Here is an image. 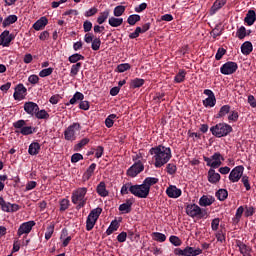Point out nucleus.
Wrapping results in <instances>:
<instances>
[{
  "instance_id": "4",
  "label": "nucleus",
  "mask_w": 256,
  "mask_h": 256,
  "mask_svg": "<svg viewBox=\"0 0 256 256\" xmlns=\"http://www.w3.org/2000/svg\"><path fill=\"white\" fill-rule=\"evenodd\" d=\"M186 214L188 217H192V219H203L204 217H207V210L201 209L199 205L197 204H188L186 206Z\"/></svg>"
},
{
  "instance_id": "21",
  "label": "nucleus",
  "mask_w": 256,
  "mask_h": 256,
  "mask_svg": "<svg viewBox=\"0 0 256 256\" xmlns=\"http://www.w3.org/2000/svg\"><path fill=\"white\" fill-rule=\"evenodd\" d=\"M253 51V44L250 41H246L241 45V52L243 55H251Z\"/></svg>"
},
{
  "instance_id": "9",
  "label": "nucleus",
  "mask_w": 256,
  "mask_h": 256,
  "mask_svg": "<svg viewBox=\"0 0 256 256\" xmlns=\"http://www.w3.org/2000/svg\"><path fill=\"white\" fill-rule=\"evenodd\" d=\"M143 169H145V166L141 160H138L127 170V175L128 177H137Z\"/></svg>"
},
{
  "instance_id": "53",
  "label": "nucleus",
  "mask_w": 256,
  "mask_h": 256,
  "mask_svg": "<svg viewBox=\"0 0 256 256\" xmlns=\"http://www.w3.org/2000/svg\"><path fill=\"white\" fill-rule=\"evenodd\" d=\"M166 171L168 175H175V173H177V166L173 163H169L166 166Z\"/></svg>"
},
{
  "instance_id": "19",
  "label": "nucleus",
  "mask_w": 256,
  "mask_h": 256,
  "mask_svg": "<svg viewBox=\"0 0 256 256\" xmlns=\"http://www.w3.org/2000/svg\"><path fill=\"white\" fill-rule=\"evenodd\" d=\"M47 23H49V20L47 17L43 16L33 24V29H35V31H41V29L47 27Z\"/></svg>"
},
{
  "instance_id": "40",
  "label": "nucleus",
  "mask_w": 256,
  "mask_h": 256,
  "mask_svg": "<svg viewBox=\"0 0 256 256\" xmlns=\"http://www.w3.org/2000/svg\"><path fill=\"white\" fill-rule=\"evenodd\" d=\"M216 197L219 201H225V199H227V197H229V192H227L226 189H219L216 192Z\"/></svg>"
},
{
  "instance_id": "2",
  "label": "nucleus",
  "mask_w": 256,
  "mask_h": 256,
  "mask_svg": "<svg viewBox=\"0 0 256 256\" xmlns=\"http://www.w3.org/2000/svg\"><path fill=\"white\" fill-rule=\"evenodd\" d=\"M85 195H87V188H78L72 193V203L76 206V209L79 211V209H82V207H85V204L87 203V199L85 198Z\"/></svg>"
},
{
  "instance_id": "16",
  "label": "nucleus",
  "mask_w": 256,
  "mask_h": 256,
  "mask_svg": "<svg viewBox=\"0 0 256 256\" xmlns=\"http://www.w3.org/2000/svg\"><path fill=\"white\" fill-rule=\"evenodd\" d=\"M221 161H225V158H223L221 153L215 152L212 155V162H213L212 169H219V167H221V165H222Z\"/></svg>"
},
{
  "instance_id": "52",
  "label": "nucleus",
  "mask_w": 256,
  "mask_h": 256,
  "mask_svg": "<svg viewBox=\"0 0 256 256\" xmlns=\"http://www.w3.org/2000/svg\"><path fill=\"white\" fill-rule=\"evenodd\" d=\"M91 47L93 51H99L101 49V38H94Z\"/></svg>"
},
{
  "instance_id": "58",
  "label": "nucleus",
  "mask_w": 256,
  "mask_h": 256,
  "mask_svg": "<svg viewBox=\"0 0 256 256\" xmlns=\"http://www.w3.org/2000/svg\"><path fill=\"white\" fill-rule=\"evenodd\" d=\"M239 120V112L232 111L230 115L228 116V121H232L233 123H237Z\"/></svg>"
},
{
  "instance_id": "39",
  "label": "nucleus",
  "mask_w": 256,
  "mask_h": 256,
  "mask_svg": "<svg viewBox=\"0 0 256 256\" xmlns=\"http://www.w3.org/2000/svg\"><path fill=\"white\" fill-rule=\"evenodd\" d=\"M152 237H154V241H158V243H165V241H167V236L161 232H153Z\"/></svg>"
},
{
  "instance_id": "41",
  "label": "nucleus",
  "mask_w": 256,
  "mask_h": 256,
  "mask_svg": "<svg viewBox=\"0 0 256 256\" xmlns=\"http://www.w3.org/2000/svg\"><path fill=\"white\" fill-rule=\"evenodd\" d=\"M101 213H103V209L98 207V208L93 209L89 213L88 217L97 221V219H99V216L101 215Z\"/></svg>"
},
{
  "instance_id": "25",
  "label": "nucleus",
  "mask_w": 256,
  "mask_h": 256,
  "mask_svg": "<svg viewBox=\"0 0 256 256\" xmlns=\"http://www.w3.org/2000/svg\"><path fill=\"white\" fill-rule=\"evenodd\" d=\"M111 13V10L106 9L104 12H101L100 15L97 18V24L103 25L109 19V15Z\"/></svg>"
},
{
  "instance_id": "57",
  "label": "nucleus",
  "mask_w": 256,
  "mask_h": 256,
  "mask_svg": "<svg viewBox=\"0 0 256 256\" xmlns=\"http://www.w3.org/2000/svg\"><path fill=\"white\" fill-rule=\"evenodd\" d=\"M170 243L174 245L175 247H181V239L177 236H170L169 238Z\"/></svg>"
},
{
  "instance_id": "61",
  "label": "nucleus",
  "mask_w": 256,
  "mask_h": 256,
  "mask_svg": "<svg viewBox=\"0 0 256 256\" xmlns=\"http://www.w3.org/2000/svg\"><path fill=\"white\" fill-rule=\"evenodd\" d=\"M69 209V199H62L60 201V211H67Z\"/></svg>"
},
{
  "instance_id": "18",
  "label": "nucleus",
  "mask_w": 256,
  "mask_h": 256,
  "mask_svg": "<svg viewBox=\"0 0 256 256\" xmlns=\"http://www.w3.org/2000/svg\"><path fill=\"white\" fill-rule=\"evenodd\" d=\"M213 203H215V198L213 196L203 195L199 199L200 207H209V206L213 205Z\"/></svg>"
},
{
  "instance_id": "43",
  "label": "nucleus",
  "mask_w": 256,
  "mask_h": 256,
  "mask_svg": "<svg viewBox=\"0 0 256 256\" xmlns=\"http://www.w3.org/2000/svg\"><path fill=\"white\" fill-rule=\"evenodd\" d=\"M231 111L230 105H224L220 108V111L217 115V119H221V117H225Z\"/></svg>"
},
{
  "instance_id": "46",
  "label": "nucleus",
  "mask_w": 256,
  "mask_h": 256,
  "mask_svg": "<svg viewBox=\"0 0 256 256\" xmlns=\"http://www.w3.org/2000/svg\"><path fill=\"white\" fill-rule=\"evenodd\" d=\"M139 21H141V16H139V14H132L127 19L129 25H135Z\"/></svg>"
},
{
  "instance_id": "42",
  "label": "nucleus",
  "mask_w": 256,
  "mask_h": 256,
  "mask_svg": "<svg viewBox=\"0 0 256 256\" xmlns=\"http://www.w3.org/2000/svg\"><path fill=\"white\" fill-rule=\"evenodd\" d=\"M216 103H217V98H215V96L208 97L205 100H203L204 107H215Z\"/></svg>"
},
{
  "instance_id": "55",
  "label": "nucleus",
  "mask_w": 256,
  "mask_h": 256,
  "mask_svg": "<svg viewBox=\"0 0 256 256\" xmlns=\"http://www.w3.org/2000/svg\"><path fill=\"white\" fill-rule=\"evenodd\" d=\"M55 231V226L54 225H50L47 227L46 233H45V239L46 241H49V239H51V237H53V233Z\"/></svg>"
},
{
  "instance_id": "12",
  "label": "nucleus",
  "mask_w": 256,
  "mask_h": 256,
  "mask_svg": "<svg viewBox=\"0 0 256 256\" xmlns=\"http://www.w3.org/2000/svg\"><path fill=\"white\" fill-rule=\"evenodd\" d=\"M33 227H35V221H28L22 223L17 231L18 237H21V235H28V233H31Z\"/></svg>"
},
{
  "instance_id": "13",
  "label": "nucleus",
  "mask_w": 256,
  "mask_h": 256,
  "mask_svg": "<svg viewBox=\"0 0 256 256\" xmlns=\"http://www.w3.org/2000/svg\"><path fill=\"white\" fill-rule=\"evenodd\" d=\"M13 41V35L9 33V30H5L0 35V45L2 47H9Z\"/></svg>"
},
{
  "instance_id": "29",
  "label": "nucleus",
  "mask_w": 256,
  "mask_h": 256,
  "mask_svg": "<svg viewBox=\"0 0 256 256\" xmlns=\"http://www.w3.org/2000/svg\"><path fill=\"white\" fill-rule=\"evenodd\" d=\"M97 193L100 195V197H107L109 195V192L107 191V188L105 186V182H100L97 186Z\"/></svg>"
},
{
  "instance_id": "56",
  "label": "nucleus",
  "mask_w": 256,
  "mask_h": 256,
  "mask_svg": "<svg viewBox=\"0 0 256 256\" xmlns=\"http://www.w3.org/2000/svg\"><path fill=\"white\" fill-rule=\"evenodd\" d=\"M129 69H131V65L129 63H124L117 66L118 73H125V71H129Z\"/></svg>"
},
{
  "instance_id": "34",
  "label": "nucleus",
  "mask_w": 256,
  "mask_h": 256,
  "mask_svg": "<svg viewBox=\"0 0 256 256\" xmlns=\"http://www.w3.org/2000/svg\"><path fill=\"white\" fill-rule=\"evenodd\" d=\"M6 207L4 209L5 213H16V211H19V209H21V206H19L18 204H11L10 202H8V204H6Z\"/></svg>"
},
{
  "instance_id": "7",
  "label": "nucleus",
  "mask_w": 256,
  "mask_h": 256,
  "mask_svg": "<svg viewBox=\"0 0 256 256\" xmlns=\"http://www.w3.org/2000/svg\"><path fill=\"white\" fill-rule=\"evenodd\" d=\"M81 131V124L73 123L64 131V139L66 141H75V134Z\"/></svg>"
},
{
  "instance_id": "3",
  "label": "nucleus",
  "mask_w": 256,
  "mask_h": 256,
  "mask_svg": "<svg viewBox=\"0 0 256 256\" xmlns=\"http://www.w3.org/2000/svg\"><path fill=\"white\" fill-rule=\"evenodd\" d=\"M210 131L214 137H227L233 131V127L226 123H219L211 127Z\"/></svg>"
},
{
  "instance_id": "11",
  "label": "nucleus",
  "mask_w": 256,
  "mask_h": 256,
  "mask_svg": "<svg viewBox=\"0 0 256 256\" xmlns=\"http://www.w3.org/2000/svg\"><path fill=\"white\" fill-rule=\"evenodd\" d=\"M13 97H14L15 101H23V99H25V97H27V88L25 87V85L18 84L15 87Z\"/></svg>"
},
{
  "instance_id": "62",
  "label": "nucleus",
  "mask_w": 256,
  "mask_h": 256,
  "mask_svg": "<svg viewBox=\"0 0 256 256\" xmlns=\"http://www.w3.org/2000/svg\"><path fill=\"white\" fill-rule=\"evenodd\" d=\"M20 133L22 135H32L33 133V127L31 126H24L21 130Z\"/></svg>"
},
{
  "instance_id": "28",
  "label": "nucleus",
  "mask_w": 256,
  "mask_h": 256,
  "mask_svg": "<svg viewBox=\"0 0 256 256\" xmlns=\"http://www.w3.org/2000/svg\"><path fill=\"white\" fill-rule=\"evenodd\" d=\"M83 99H85V95H83L81 92H76L70 99L69 103H66V105H75L77 101H83Z\"/></svg>"
},
{
  "instance_id": "59",
  "label": "nucleus",
  "mask_w": 256,
  "mask_h": 256,
  "mask_svg": "<svg viewBox=\"0 0 256 256\" xmlns=\"http://www.w3.org/2000/svg\"><path fill=\"white\" fill-rule=\"evenodd\" d=\"M53 73V68H45L39 72V77H49Z\"/></svg>"
},
{
  "instance_id": "44",
  "label": "nucleus",
  "mask_w": 256,
  "mask_h": 256,
  "mask_svg": "<svg viewBox=\"0 0 256 256\" xmlns=\"http://www.w3.org/2000/svg\"><path fill=\"white\" fill-rule=\"evenodd\" d=\"M115 119H117V115L116 114H110L106 118L105 125H106V127H108V129H111V127H113V125L115 123Z\"/></svg>"
},
{
  "instance_id": "32",
  "label": "nucleus",
  "mask_w": 256,
  "mask_h": 256,
  "mask_svg": "<svg viewBox=\"0 0 256 256\" xmlns=\"http://www.w3.org/2000/svg\"><path fill=\"white\" fill-rule=\"evenodd\" d=\"M143 85H145V80L141 78H135L131 80L130 83V87H132V89H139V87H143Z\"/></svg>"
},
{
  "instance_id": "37",
  "label": "nucleus",
  "mask_w": 256,
  "mask_h": 256,
  "mask_svg": "<svg viewBox=\"0 0 256 256\" xmlns=\"http://www.w3.org/2000/svg\"><path fill=\"white\" fill-rule=\"evenodd\" d=\"M117 229H119V222L117 220H113L108 229L106 230V234L112 235V233H115Z\"/></svg>"
},
{
  "instance_id": "50",
  "label": "nucleus",
  "mask_w": 256,
  "mask_h": 256,
  "mask_svg": "<svg viewBox=\"0 0 256 256\" xmlns=\"http://www.w3.org/2000/svg\"><path fill=\"white\" fill-rule=\"evenodd\" d=\"M95 223H97V220L88 216L86 220V231H91L95 227Z\"/></svg>"
},
{
  "instance_id": "27",
  "label": "nucleus",
  "mask_w": 256,
  "mask_h": 256,
  "mask_svg": "<svg viewBox=\"0 0 256 256\" xmlns=\"http://www.w3.org/2000/svg\"><path fill=\"white\" fill-rule=\"evenodd\" d=\"M17 15H9L2 22V27H9V25H13V23H17Z\"/></svg>"
},
{
  "instance_id": "30",
  "label": "nucleus",
  "mask_w": 256,
  "mask_h": 256,
  "mask_svg": "<svg viewBox=\"0 0 256 256\" xmlns=\"http://www.w3.org/2000/svg\"><path fill=\"white\" fill-rule=\"evenodd\" d=\"M110 27H121L123 25V18L110 17L108 20Z\"/></svg>"
},
{
  "instance_id": "24",
  "label": "nucleus",
  "mask_w": 256,
  "mask_h": 256,
  "mask_svg": "<svg viewBox=\"0 0 256 256\" xmlns=\"http://www.w3.org/2000/svg\"><path fill=\"white\" fill-rule=\"evenodd\" d=\"M225 3H227L226 0H216L211 7L210 15H215V13H217V10L221 9V7L225 5Z\"/></svg>"
},
{
  "instance_id": "54",
  "label": "nucleus",
  "mask_w": 256,
  "mask_h": 256,
  "mask_svg": "<svg viewBox=\"0 0 256 256\" xmlns=\"http://www.w3.org/2000/svg\"><path fill=\"white\" fill-rule=\"evenodd\" d=\"M125 13V6L119 5L114 8V17H121Z\"/></svg>"
},
{
  "instance_id": "8",
  "label": "nucleus",
  "mask_w": 256,
  "mask_h": 256,
  "mask_svg": "<svg viewBox=\"0 0 256 256\" xmlns=\"http://www.w3.org/2000/svg\"><path fill=\"white\" fill-rule=\"evenodd\" d=\"M237 69H239L237 63L229 61L221 66L220 73H222V75H233V73H236Z\"/></svg>"
},
{
  "instance_id": "36",
  "label": "nucleus",
  "mask_w": 256,
  "mask_h": 256,
  "mask_svg": "<svg viewBox=\"0 0 256 256\" xmlns=\"http://www.w3.org/2000/svg\"><path fill=\"white\" fill-rule=\"evenodd\" d=\"M97 168V164L92 163L86 170V172L84 173V178H86L87 180L91 179V177L93 176V173H95V169Z\"/></svg>"
},
{
  "instance_id": "15",
  "label": "nucleus",
  "mask_w": 256,
  "mask_h": 256,
  "mask_svg": "<svg viewBox=\"0 0 256 256\" xmlns=\"http://www.w3.org/2000/svg\"><path fill=\"white\" fill-rule=\"evenodd\" d=\"M181 189L177 188V186L174 185H170L167 189H166V195H168V197H170V199H178V197H181Z\"/></svg>"
},
{
  "instance_id": "48",
  "label": "nucleus",
  "mask_w": 256,
  "mask_h": 256,
  "mask_svg": "<svg viewBox=\"0 0 256 256\" xmlns=\"http://www.w3.org/2000/svg\"><path fill=\"white\" fill-rule=\"evenodd\" d=\"M131 187H133L131 182L124 184L120 190L121 195H129V192L131 193Z\"/></svg>"
},
{
  "instance_id": "17",
  "label": "nucleus",
  "mask_w": 256,
  "mask_h": 256,
  "mask_svg": "<svg viewBox=\"0 0 256 256\" xmlns=\"http://www.w3.org/2000/svg\"><path fill=\"white\" fill-rule=\"evenodd\" d=\"M208 181L213 185H215L216 183H219V181H221V174L215 172V169L211 168L208 171Z\"/></svg>"
},
{
  "instance_id": "47",
  "label": "nucleus",
  "mask_w": 256,
  "mask_h": 256,
  "mask_svg": "<svg viewBox=\"0 0 256 256\" xmlns=\"http://www.w3.org/2000/svg\"><path fill=\"white\" fill-rule=\"evenodd\" d=\"M34 115L36 119H49V113L45 109L36 111Z\"/></svg>"
},
{
  "instance_id": "51",
  "label": "nucleus",
  "mask_w": 256,
  "mask_h": 256,
  "mask_svg": "<svg viewBox=\"0 0 256 256\" xmlns=\"http://www.w3.org/2000/svg\"><path fill=\"white\" fill-rule=\"evenodd\" d=\"M185 71L184 70H180L179 73L175 76L174 81L176 83H183L185 81Z\"/></svg>"
},
{
  "instance_id": "45",
  "label": "nucleus",
  "mask_w": 256,
  "mask_h": 256,
  "mask_svg": "<svg viewBox=\"0 0 256 256\" xmlns=\"http://www.w3.org/2000/svg\"><path fill=\"white\" fill-rule=\"evenodd\" d=\"M89 141V138H83L74 146V151H81V149H83V147H85Z\"/></svg>"
},
{
  "instance_id": "22",
  "label": "nucleus",
  "mask_w": 256,
  "mask_h": 256,
  "mask_svg": "<svg viewBox=\"0 0 256 256\" xmlns=\"http://www.w3.org/2000/svg\"><path fill=\"white\" fill-rule=\"evenodd\" d=\"M39 151H41V145L39 144V142H33L29 145V155H39Z\"/></svg>"
},
{
  "instance_id": "6",
  "label": "nucleus",
  "mask_w": 256,
  "mask_h": 256,
  "mask_svg": "<svg viewBox=\"0 0 256 256\" xmlns=\"http://www.w3.org/2000/svg\"><path fill=\"white\" fill-rule=\"evenodd\" d=\"M203 253V250L201 248H194L187 246L183 250L181 248H175L174 249V255L179 256H197L201 255Z\"/></svg>"
},
{
  "instance_id": "60",
  "label": "nucleus",
  "mask_w": 256,
  "mask_h": 256,
  "mask_svg": "<svg viewBox=\"0 0 256 256\" xmlns=\"http://www.w3.org/2000/svg\"><path fill=\"white\" fill-rule=\"evenodd\" d=\"M225 53H227V50H225V48H219L217 50L215 59L216 61H221V59H223V55H225Z\"/></svg>"
},
{
  "instance_id": "49",
  "label": "nucleus",
  "mask_w": 256,
  "mask_h": 256,
  "mask_svg": "<svg viewBox=\"0 0 256 256\" xmlns=\"http://www.w3.org/2000/svg\"><path fill=\"white\" fill-rule=\"evenodd\" d=\"M236 37H238V39H240V40H242V39L247 37V29L245 28V26H241L237 30Z\"/></svg>"
},
{
  "instance_id": "20",
  "label": "nucleus",
  "mask_w": 256,
  "mask_h": 256,
  "mask_svg": "<svg viewBox=\"0 0 256 256\" xmlns=\"http://www.w3.org/2000/svg\"><path fill=\"white\" fill-rule=\"evenodd\" d=\"M131 207H133V200L127 199L125 203L119 206L121 213H131Z\"/></svg>"
},
{
  "instance_id": "26",
  "label": "nucleus",
  "mask_w": 256,
  "mask_h": 256,
  "mask_svg": "<svg viewBox=\"0 0 256 256\" xmlns=\"http://www.w3.org/2000/svg\"><path fill=\"white\" fill-rule=\"evenodd\" d=\"M244 21L249 26L253 25V23H255V21H256V14H255V12L253 10L248 11Z\"/></svg>"
},
{
  "instance_id": "10",
  "label": "nucleus",
  "mask_w": 256,
  "mask_h": 256,
  "mask_svg": "<svg viewBox=\"0 0 256 256\" xmlns=\"http://www.w3.org/2000/svg\"><path fill=\"white\" fill-rule=\"evenodd\" d=\"M243 171H245V167L243 166H236L235 168L232 169V171L229 174V180L232 183H237L239 182V179L243 177Z\"/></svg>"
},
{
  "instance_id": "14",
  "label": "nucleus",
  "mask_w": 256,
  "mask_h": 256,
  "mask_svg": "<svg viewBox=\"0 0 256 256\" xmlns=\"http://www.w3.org/2000/svg\"><path fill=\"white\" fill-rule=\"evenodd\" d=\"M38 110L39 105H37V103L31 101L24 103V111H26L28 115H31V117H34Z\"/></svg>"
},
{
  "instance_id": "63",
  "label": "nucleus",
  "mask_w": 256,
  "mask_h": 256,
  "mask_svg": "<svg viewBox=\"0 0 256 256\" xmlns=\"http://www.w3.org/2000/svg\"><path fill=\"white\" fill-rule=\"evenodd\" d=\"M141 35V27H136L135 31L129 34V39H137Z\"/></svg>"
},
{
  "instance_id": "5",
  "label": "nucleus",
  "mask_w": 256,
  "mask_h": 256,
  "mask_svg": "<svg viewBox=\"0 0 256 256\" xmlns=\"http://www.w3.org/2000/svg\"><path fill=\"white\" fill-rule=\"evenodd\" d=\"M131 194L134 195V197H138L139 199H147L149 197V188H146L145 184H136L132 185L130 187Z\"/></svg>"
},
{
  "instance_id": "23",
  "label": "nucleus",
  "mask_w": 256,
  "mask_h": 256,
  "mask_svg": "<svg viewBox=\"0 0 256 256\" xmlns=\"http://www.w3.org/2000/svg\"><path fill=\"white\" fill-rule=\"evenodd\" d=\"M157 183H159V178H155V177H147L145 178V180L143 181L142 184H144V186L146 188H148V191H151V185H157Z\"/></svg>"
},
{
  "instance_id": "64",
  "label": "nucleus",
  "mask_w": 256,
  "mask_h": 256,
  "mask_svg": "<svg viewBox=\"0 0 256 256\" xmlns=\"http://www.w3.org/2000/svg\"><path fill=\"white\" fill-rule=\"evenodd\" d=\"M83 156L80 153H75L71 157L72 163H79V161H82Z\"/></svg>"
},
{
  "instance_id": "33",
  "label": "nucleus",
  "mask_w": 256,
  "mask_h": 256,
  "mask_svg": "<svg viewBox=\"0 0 256 256\" xmlns=\"http://www.w3.org/2000/svg\"><path fill=\"white\" fill-rule=\"evenodd\" d=\"M245 211V208H243V206H240L237 210H236V214L235 217L232 219L234 225H237V223H239L241 221V217H243V212Z\"/></svg>"
},
{
  "instance_id": "1",
  "label": "nucleus",
  "mask_w": 256,
  "mask_h": 256,
  "mask_svg": "<svg viewBox=\"0 0 256 256\" xmlns=\"http://www.w3.org/2000/svg\"><path fill=\"white\" fill-rule=\"evenodd\" d=\"M150 155H154V166L159 169L163 165H167L171 160V148L159 145L149 150Z\"/></svg>"
},
{
  "instance_id": "35",
  "label": "nucleus",
  "mask_w": 256,
  "mask_h": 256,
  "mask_svg": "<svg viewBox=\"0 0 256 256\" xmlns=\"http://www.w3.org/2000/svg\"><path fill=\"white\" fill-rule=\"evenodd\" d=\"M236 246L239 248V251L243 256L247 255V252L249 251V246H247L240 240L236 241Z\"/></svg>"
},
{
  "instance_id": "31",
  "label": "nucleus",
  "mask_w": 256,
  "mask_h": 256,
  "mask_svg": "<svg viewBox=\"0 0 256 256\" xmlns=\"http://www.w3.org/2000/svg\"><path fill=\"white\" fill-rule=\"evenodd\" d=\"M69 63H79V61H85V56L75 53L68 57Z\"/></svg>"
},
{
  "instance_id": "38",
  "label": "nucleus",
  "mask_w": 256,
  "mask_h": 256,
  "mask_svg": "<svg viewBox=\"0 0 256 256\" xmlns=\"http://www.w3.org/2000/svg\"><path fill=\"white\" fill-rule=\"evenodd\" d=\"M82 65L83 64L81 62H77L76 64H73L70 70V76L71 77L77 76L79 71H81Z\"/></svg>"
}]
</instances>
